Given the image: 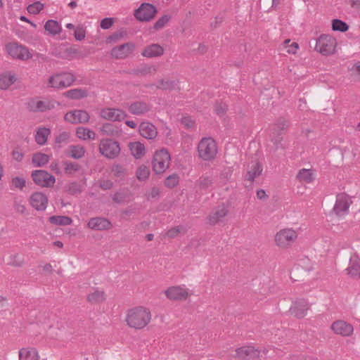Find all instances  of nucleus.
I'll list each match as a JSON object with an SVG mask.
<instances>
[{
  "label": "nucleus",
  "mask_w": 360,
  "mask_h": 360,
  "mask_svg": "<svg viewBox=\"0 0 360 360\" xmlns=\"http://www.w3.org/2000/svg\"><path fill=\"white\" fill-rule=\"evenodd\" d=\"M16 81L15 74L6 72L0 75V89H7Z\"/></svg>",
  "instance_id": "31"
},
{
  "label": "nucleus",
  "mask_w": 360,
  "mask_h": 360,
  "mask_svg": "<svg viewBox=\"0 0 360 360\" xmlns=\"http://www.w3.org/2000/svg\"><path fill=\"white\" fill-rule=\"evenodd\" d=\"M156 71L157 68L155 66H150L147 65H143L135 70L136 74L141 75L153 74Z\"/></svg>",
  "instance_id": "45"
},
{
  "label": "nucleus",
  "mask_w": 360,
  "mask_h": 360,
  "mask_svg": "<svg viewBox=\"0 0 360 360\" xmlns=\"http://www.w3.org/2000/svg\"><path fill=\"white\" fill-rule=\"evenodd\" d=\"M226 110L227 106L225 103H217L214 105V112L219 116H222L226 112Z\"/></svg>",
  "instance_id": "51"
},
{
  "label": "nucleus",
  "mask_w": 360,
  "mask_h": 360,
  "mask_svg": "<svg viewBox=\"0 0 360 360\" xmlns=\"http://www.w3.org/2000/svg\"><path fill=\"white\" fill-rule=\"evenodd\" d=\"M86 299L87 301L90 303H99L103 302L105 300V295L103 290H101L96 288L87 295Z\"/></svg>",
  "instance_id": "33"
},
{
  "label": "nucleus",
  "mask_w": 360,
  "mask_h": 360,
  "mask_svg": "<svg viewBox=\"0 0 360 360\" xmlns=\"http://www.w3.org/2000/svg\"><path fill=\"white\" fill-rule=\"evenodd\" d=\"M70 138L69 132L63 131L59 134L56 138V143L58 144H66Z\"/></svg>",
  "instance_id": "49"
},
{
  "label": "nucleus",
  "mask_w": 360,
  "mask_h": 360,
  "mask_svg": "<svg viewBox=\"0 0 360 360\" xmlns=\"http://www.w3.org/2000/svg\"><path fill=\"white\" fill-rule=\"evenodd\" d=\"M19 360H39V356L36 349L32 347L22 348L18 353Z\"/></svg>",
  "instance_id": "28"
},
{
  "label": "nucleus",
  "mask_w": 360,
  "mask_h": 360,
  "mask_svg": "<svg viewBox=\"0 0 360 360\" xmlns=\"http://www.w3.org/2000/svg\"><path fill=\"white\" fill-rule=\"evenodd\" d=\"M172 17L169 15H164L160 18L153 25V28L155 30H160L164 28L171 20Z\"/></svg>",
  "instance_id": "41"
},
{
  "label": "nucleus",
  "mask_w": 360,
  "mask_h": 360,
  "mask_svg": "<svg viewBox=\"0 0 360 360\" xmlns=\"http://www.w3.org/2000/svg\"><path fill=\"white\" fill-rule=\"evenodd\" d=\"M56 102L49 99L39 100L38 98H31L27 103V109L33 112H43L46 110L53 109Z\"/></svg>",
  "instance_id": "8"
},
{
  "label": "nucleus",
  "mask_w": 360,
  "mask_h": 360,
  "mask_svg": "<svg viewBox=\"0 0 360 360\" xmlns=\"http://www.w3.org/2000/svg\"><path fill=\"white\" fill-rule=\"evenodd\" d=\"M86 33L83 28H77L75 30V37L78 41H82L85 38Z\"/></svg>",
  "instance_id": "59"
},
{
  "label": "nucleus",
  "mask_w": 360,
  "mask_h": 360,
  "mask_svg": "<svg viewBox=\"0 0 360 360\" xmlns=\"http://www.w3.org/2000/svg\"><path fill=\"white\" fill-rule=\"evenodd\" d=\"M346 271L352 278H360V259L355 256L352 257Z\"/></svg>",
  "instance_id": "26"
},
{
  "label": "nucleus",
  "mask_w": 360,
  "mask_h": 360,
  "mask_svg": "<svg viewBox=\"0 0 360 360\" xmlns=\"http://www.w3.org/2000/svg\"><path fill=\"white\" fill-rule=\"evenodd\" d=\"M49 155L42 153H37L33 155L32 162L35 167H43L49 162Z\"/></svg>",
  "instance_id": "36"
},
{
  "label": "nucleus",
  "mask_w": 360,
  "mask_h": 360,
  "mask_svg": "<svg viewBox=\"0 0 360 360\" xmlns=\"http://www.w3.org/2000/svg\"><path fill=\"white\" fill-rule=\"evenodd\" d=\"M44 28L53 35L59 34L61 31V27L59 23L53 20H48L44 25Z\"/></svg>",
  "instance_id": "38"
},
{
  "label": "nucleus",
  "mask_w": 360,
  "mask_h": 360,
  "mask_svg": "<svg viewBox=\"0 0 360 360\" xmlns=\"http://www.w3.org/2000/svg\"><path fill=\"white\" fill-rule=\"evenodd\" d=\"M49 222L55 225L67 226L70 225L72 220L67 216H52L49 218Z\"/></svg>",
  "instance_id": "37"
},
{
  "label": "nucleus",
  "mask_w": 360,
  "mask_h": 360,
  "mask_svg": "<svg viewBox=\"0 0 360 360\" xmlns=\"http://www.w3.org/2000/svg\"><path fill=\"white\" fill-rule=\"evenodd\" d=\"M296 179L302 183L311 184L315 179V174L311 169H301L296 175Z\"/></svg>",
  "instance_id": "27"
},
{
  "label": "nucleus",
  "mask_w": 360,
  "mask_h": 360,
  "mask_svg": "<svg viewBox=\"0 0 360 360\" xmlns=\"http://www.w3.org/2000/svg\"><path fill=\"white\" fill-rule=\"evenodd\" d=\"M68 191L70 194L73 195V194L79 193L81 191V190L79 188V185L77 183L73 182V183H71V184H70L68 185Z\"/></svg>",
  "instance_id": "58"
},
{
  "label": "nucleus",
  "mask_w": 360,
  "mask_h": 360,
  "mask_svg": "<svg viewBox=\"0 0 360 360\" xmlns=\"http://www.w3.org/2000/svg\"><path fill=\"white\" fill-rule=\"evenodd\" d=\"M236 352V356L238 357L240 360H250V359L258 357L259 354V352L252 346H245L238 348Z\"/></svg>",
  "instance_id": "22"
},
{
  "label": "nucleus",
  "mask_w": 360,
  "mask_h": 360,
  "mask_svg": "<svg viewBox=\"0 0 360 360\" xmlns=\"http://www.w3.org/2000/svg\"><path fill=\"white\" fill-rule=\"evenodd\" d=\"M62 165L64 168L65 174L68 175H72L75 172L79 169V166L77 163L72 162L70 161H63Z\"/></svg>",
  "instance_id": "40"
},
{
  "label": "nucleus",
  "mask_w": 360,
  "mask_h": 360,
  "mask_svg": "<svg viewBox=\"0 0 360 360\" xmlns=\"http://www.w3.org/2000/svg\"><path fill=\"white\" fill-rule=\"evenodd\" d=\"M309 308V303L304 300H300L293 303L290 308L291 314L298 319L303 318Z\"/></svg>",
  "instance_id": "20"
},
{
  "label": "nucleus",
  "mask_w": 360,
  "mask_h": 360,
  "mask_svg": "<svg viewBox=\"0 0 360 360\" xmlns=\"http://www.w3.org/2000/svg\"><path fill=\"white\" fill-rule=\"evenodd\" d=\"M158 10L155 6L149 3L142 4L134 12L135 18L142 22H148L154 18Z\"/></svg>",
  "instance_id": "9"
},
{
  "label": "nucleus",
  "mask_w": 360,
  "mask_h": 360,
  "mask_svg": "<svg viewBox=\"0 0 360 360\" xmlns=\"http://www.w3.org/2000/svg\"><path fill=\"white\" fill-rule=\"evenodd\" d=\"M151 319L150 310L147 307L139 306L127 311L125 321L129 327L141 330L149 324Z\"/></svg>",
  "instance_id": "1"
},
{
  "label": "nucleus",
  "mask_w": 360,
  "mask_h": 360,
  "mask_svg": "<svg viewBox=\"0 0 360 360\" xmlns=\"http://www.w3.org/2000/svg\"><path fill=\"white\" fill-rule=\"evenodd\" d=\"M113 183L110 180H103L100 183V187L103 190H110L112 188Z\"/></svg>",
  "instance_id": "61"
},
{
  "label": "nucleus",
  "mask_w": 360,
  "mask_h": 360,
  "mask_svg": "<svg viewBox=\"0 0 360 360\" xmlns=\"http://www.w3.org/2000/svg\"><path fill=\"white\" fill-rule=\"evenodd\" d=\"M101 131L107 134H112L114 132L113 125L112 124H104L101 128Z\"/></svg>",
  "instance_id": "60"
},
{
  "label": "nucleus",
  "mask_w": 360,
  "mask_h": 360,
  "mask_svg": "<svg viewBox=\"0 0 360 360\" xmlns=\"http://www.w3.org/2000/svg\"><path fill=\"white\" fill-rule=\"evenodd\" d=\"M76 135L77 138L82 140H94L96 139V133L94 131L84 127H79L77 129Z\"/></svg>",
  "instance_id": "34"
},
{
  "label": "nucleus",
  "mask_w": 360,
  "mask_h": 360,
  "mask_svg": "<svg viewBox=\"0 0 360 360\" xmlns=\"http://www.w3.org/2000/svg\"><path fill=\"white\" fill-rule=\"evenodd\" d=\"M166 297L172 301L186 300L188 297V289L185 285H174L169 287L165 291Z\"/></svg>",
  "instance_id": "13"
},
{
  "label": "nucleus",
  "mask_w": 360,
  "mask_h": 360,
  "mask_svg": "<svg viewBox=\"0 0 360 360\" xmlns=\"http://www.w3.org/2000/svg\"><path fill=\"white\" fill-rule=\"evenodd\" d=\"M150 174V169L147 166L141 165L138 167L136 175L139 181L146 180Z\"/></svg>",
  "instance_id": "42"
},
{
  "label": "nucleus",
  "mask_w": 360,
  "mask_h": 360,
  "mask_svg": "<svg viewBox=\"0 0 360 360\" xmlns=\"http://www.w3.org/2000/svg\"><path fill=\"white\" fill-rule=\"evenodd\" d=\"M34 182L41 187H52L55 182V177L45 170H34L32 172Z\"/></svg>",
  "instance_id": "11"
},
{
  "label": "nucleus",
  "mask_w": 360,
  "mask_h": 360,
  "mask_svg": "<svg viewBox=\"0 0 360 360\" xmlns=\"http://www.w3.org/2000/svg\"><path fill=\"white\" fill-rule=\"evenodd\" d=\"M179 176L176 174H173L167 177L165 181V184L168 188H174L179 183Z\"/></svg>",
  "instance_id": "47"
},
{
  "label": "nucleus",
  "mask_w": 360,
  "mask_h": 360,
  "mask_svg": "<svg viewBox=\"0 0 360 360\" xmlns=\"http://www.w3.org/2000/svg\"><path fill=\"white\" fill-rule=\"evenodd\" d=\"M182 229L183 228L181 226L172 228L167 232L166 235L167 237L171 238H175L179 235V233H181Z\"/></svg>",
  "instance_id": "54"
},
{
  "label": "nucleus",
  "mask_w": 360,
  "mask_h": 360,
  "mask_svg": "<svg viewBox=\"0 0 360 360\" xmlns=\"http://www.w3.org/2000/svg\"><path fill=\"white\" fill-rule=\"evenodd\" d=\"M113 24V20L110 18H105L101 22V27L103 30L109 29Z\"/></svg>",
  "instance_id": "57"
},
{
  "label": "nucleus",
  "mask_w": 360,
  "mask_h": 360,
  "mask_svg": "<svg viewBox=\"0 0 360 360\" xmlns=\"http://www.w3.org/2000/svg\"><path fill=\"white\" fill-rule=\"evenodd\" d=\"M282 140V133L277 132L276 134H274V131H272L271 141L276 145V148H278L279 145L281 143Z\"/></svg>",
  "instance_id": "55"
},
{
  "label": "nucleus",
  "mask_w": 360,
  "mask_h": 360,
  "mask_svg": "<svg viewBox=\"0 0 360 360\" xmlns=\"http://www.w3.org/2000/svg\"><path fill=\"white\" fill-rule=\"evenodd\" d=\"M175 83L174 81L171 80H160L158 82V85L157 86V88L167 90V89H172L174 88Z\"/></svg>",
  "instance_id": "50"
},
{
  "label": "nucleus",
  "mask_w": 360,
  "mask_h": 360,
  "mask_svg": "<svg viewBox=\"0 0 360 360\" xmlns=\"http://www.w3.org/2000/svg\"><path fill=\"white\" fill-rule=\"evenodd\" d=\"M111 172L115 176L120 177L124 174V169L120 165H115L112 167Z\"/></svg>",
  "instance_id": "53"
},
{
  "label": "nucleus",
  "mask_w": 360,
  "mask_h": 360,
  "mask_svg": "<svg viewBox=\"0 0 360 360\" xmlns=\"http://www.w3.org/2000/svg\"><path fill=\"white\" fill-rule=\"evenodd\" d=\"M89 114L83 110H75L67 112L64 120L71 124H85L89 120Z\"/></svg>",
  "instance_id": "15"
},
{
  "label": "nucleus",
  "mask_w": 360,
  "mask_h": 360,
  "mask_svg": "<svg viewBox=\"0 0 360 360\" xmlns=\"http://www.w3.org/2000/svg\"><path fill=\"white\" fill-rule=\"evenodd\" d=\"M75 77L70 73H60L51 76L49 79V85L52 88H66L75 82Z\"/></svg>",
  "instance_id": "10"
},
{
  "label": "nucleus",
  "mask_w": 360,
  "mask_h": 360,
  "mask_svg": "<svg viewBox=\"0 0 360 360\" xmlns=\"http://www.w3.org/2000/svg\"><path fill=\"white\" fill-rule=\"evenodd\" d=\"M288 127V122L287 120L284 119H280L277 123L274 124L272 127V131H274V134L277 132H281L286 131Z\"/></svg>",
  "instance_id": "46"
},
{
  "label": "nucleus",
  "mask_w": 360,
  "mask_h": 360,
  "mask_svg": "<svg viewBox=\"0 0 360 360\" xmlns=\"http://www.w3.org/2000/svg\"><path fill=\"white\" fill-rule=\"evenodd\" d=\"M140 134L148 139H153L157 136V129L150 122H142L139 125Z\"/></svg>",
  "instance_id": "24"
},
{
  "label": "nucleus",
  "mask_w": 360,
  "mask_h": 360,
  "mask_svg": "<svg viewBox=\"0 0 360 360\" xmlns=\"http://www.w3.org/2000/svg\"><path fill=\"white\" fill-rule=\"evenodd\" d=\"M151 109V105L142 101H136L129 106V112L136 115H141L147 113Z\"/></svg>",
  "instance_id": "25"
},
{
  "label": "nucleus",
  "mask_w": 360,
  "mask_h": 360,
  "mask_svg": "<svg viewBox=\"0 0 360 360\" xmlns=\"http://www.w3.org/2000/svg\"><path fill=\"white\" fill-rule=\"evenodd\" d=\"M99 152L107 158L114 159L120 153V145L112 139H103L99 144Z\"/></svg>",
  "instance_id": "7"
},
{
  "label": "nucleus",
  "mask_w": 360,
  "mask_h": 360,
  "mask_svg": "<svg viewBox=\"0 0 360 360\" xmlns=\"http://www.w3.org/2000/svg\"><path fill=\"white\" fill-rule=\"evenodd\" d=\"M332 28L334 31L346 32L349 29V25L339 19H335L332 22Z\"/></svg>",
  "instance_id": "44"
},
{
  "label": "nucleus",
  "mask_w": 360,
  "mask_h": 360,
  "mask_svg": "<svg viewBox=\"0 0 360 360\" xmlns=\"http://www.w3.org/2000/svg\"><path fill=\"white\" fill-rule=\"evenodd\" d=\"M352 203L349 196L345 193H339L336 195V201L333 211L338 216H344L348 214L349 208Z\"/></svg>",
  "instance_id": "12"
},
{
  "label": "nucleus",
  "mask_w": 360,
  "mask_h": 360,
  "mask_svg": "<svg viewBox=\"0 0 360 360\" xmlns=\"http://www.w3.org/2000/svg\"><path fill=\"white\" fill-rule=\"evenodd\" d=\"M12 184L15 188L22 190L25 186V180L22 177H15L12 179Z\"/></svg>",
  "instance_id": "52"
},
{
  "label": "nucleus",
  "mask_w": 360,
  "mask_h": 360,
  "mask_svg": "<svg viewBox=\"0 0 360 360\" xmlns=\"http://www.w3.org/2000/svg\"><path fill=\"white\" fill-rule=\"evenodd\" d=\"M85 149L81 145H71L68 148V155L74 159H80L84 156Z\"/></svg>",
  "instance_id": "35"
},
{
  "label": "nucleus",
  "mask_w": 360,
  "mask_h": 360,
  "mask_svg": "<svg viewBox=\"0 0 360 360\" xmlns=\"http://www.w3.org/2000/svg\"><path fill=\"white\" fill-rule=\"evenodd\" d=\"M47 203L48 199L42 193L36 192L30 197V204L37 210H44L46 208Z\"/></svg>",
  "instance_id": "21"
},
{
  "label": "nucleus",
  "mask_w": 360,
  "mask_h": 360,
  "mask_svg": "<svg viewBox=\"0 0 360 360\" xmlns=\"http://www.w3.org/2000/svg\"><path fill=\"white\" fill-rule=\"evenodd\" d=\"M170 160V155L166 149L156 151L153 160V171L156 174H162L169 167Z\"/></svg>",
  "instance_id": "5"
},
{
  "label": "nucleus",
  "mask_w": 360,
  "mask_h": 360,
  "mask_svg": "<svg viewBox=\"0 0 360 360\" xmlns=\"http://www.w3.org/2000/svg\"><path fill=\"white\" fill-rule=\"evenodd\" d=\"M331 329L338 335L348 337L353 333V326L344 321H336L331 325Z\"/></svg>",
  "instance_id": "17"
},
{
  "label": "nucleus",
  "mask_w": 360,
  "mask_h": 360,
  "mask_svg": "<svg viewBox=\"0 0 360 360\" xmlns=\"http://www.w3.org/2000/svg\"><path fill=\"white\" fill-rule=\"evenodd\" d=\"M6 50L13 59L25 61L32 58V53L30 49L17 42H11L6 44Z\"/></svg>",
  "instance_id": "4"
},
{
  "label": "nucleus",
  "mask_w": 360,
  "mask_h": 360,
  "mask_svg": "<svg viewBox=\"0 0 360 360\" xmlns=\"http://www.w3.org/2000/svg\"><path fill=\"white\" fill-rule=\"evenodd\" d=\"M100 114L102 118L112 122L121 121L127 117L124 111L115 108L103 109Z\"/></svg>",
  "instance_id": "19"
},
{
  "label": "nucleus",
  "mask_w": 360,
  "mask_h": 360,
  "mask_svg": "<svg viewBox=\"0 0 360 360\" xmlns=\"http://www.w3.org/2000/svg\"><path fill=\"white\" fill-rule=\"evenodd\" d=\"M129 148L131 155L136 158L139 159L145 155V146L141 142H132L129 144Z\"/></svg>",
  "instance_id": "30"
},
{
  "label": "nucleus",
  "mask_w": 360,
  "mask_h": 360,
  "mask_svg": "<svg viewBox=\"0 0 360 360\" xmlns=\"http://www.w3.org/2000/svg\"><path fill=\"white\" fill-rule=\"evenodd\" d=\"M181 123L187 128H191L193 126V122L189 117H184Z\"/></svg>",
  "instance_id": "64"
},
{
  "label": "nucleus",
  "mask_w": 360,
  "mask_h": 360,
  "mask_svg": "<svg viewBox=\"0 0 360 360\" xmlns=\"http://www.w3.org/2000/svg\"><path fill=\"white\" fill-rule=\"evenodd\" d=\"M87 226L89 229L96 231L109 230L112 226L110 221L104 217L91 218Z\"/></svg>",
  "instance_id": "18"
},
{
  "label": "nucleus",
  "mask_w": 360,
  "mask_h": 360,
  "mask_svg": "<svg viewBox=\"0 0 360 360\" xmlns=\"http://www.w3.org/2000/svg\"><path fill=\"white\" fill-rule=\"evenodd\" d=\"M198 156L204 161H210L217 154V146L211 137L202 138L198 145Z\"/></svg>",
  "instance_id": "2"
},
{
  "label": "nucleus",
  "mask_w": 360,
  "mask_h": 360,
  "mask_svg": "<svg viewBox=\"0 0 360 360\" xmlns=\"http://www.w3.org/2000/svg\"><path fill=\"white\" fill-rule=\"evenodd\" d=\"M298 44L296 42H292L290 45L286 46L287 48V52L288 53H295L297 50L298 49Z\"/></svg>",
  "instance_id": "62"
},
{
  "label": "nucleus",
  "mask_w": 360,
  "mask_h": 360,
  "mask_svg": "<svg viewBox=\"0 0 360 360\" xmlns=\"http://www.w3.org/2000/svg\"><path fill=\"white\" fill-rule=\"evenodd\" d=\"M43 8L44 4H42L39 1H36L29 5L27 8V10L30 13L37 14L43 9Z\"/></svg>",
  "instance_id": "48"
},
{
  "label": "nucleus",
  "mask_w": 360,
  "mask_h": 360,
  "mask_svg": "<svg viewBox=\"0 0 360 360\" xmlns=\"http://www.w3.org/2000/svg\"><path fill=\"white\" fill-rule=\"evenodd\" d=\"M336 40L328 34H321L316 41L315 50L323 56L331 55L335 53Z\"/></svg>",
  "instance_id": "3"
},
{
  "label": "nucleus",
  "mask_w": 360,
  "mask_h": 360,
  "mask_svg": "<svg viewBox=\"0 0 360 360\" xmlns=\"http://www.w3.org/2000/svg\"><path fill=\"white\" fill-rule=\"evenodd\" d=\"M164 49L158 44H152L144 48L141 55L146 58H155L162 56Z\"/></svg>",
  "instance_id": "23"
},
{
  "label": "nucleus",
  "mask_w": 360,
  "mask_h": 360,
  "mask_svg": "<svg viewBox=\"0 0 360 360\" xmlns=\"http://www.w3.org/2000/svg\"><path fill=\"white\" fill-rule=\"evenodd\" d=\"M262 172V167L261 165L258 162L255 163L251 168L250 171H248L246 176V180L252 182L255 179L259 176Z\"/></svg>",
  "instance_id": "39"
},
{
  "label": "nucleus",
  "mask_w": 360,
  "mask_h": 360,
  "mask_svg": "<svg viewBox=\"0 0 360 360\" xmlns=\"http://www.w3.org/2000/svg\"><path fill=\"white\" fill-rule=\"evenodd\" d=\"M63 95L72 100H79L88 96V91L86 89L76 88L65 91Z\"/></svg>",
  "instance_id": "29"
},
{
  "label": "nucleus",
  "mask_w": 360,
  "mask_h": 360,
  "mask_svg": "<svg viewBox=\"0 0 360 360\" xmlns=\"http://www.w3.org/2000/svg\"><path fill=\"white\" fill-rule=\"evenodd\" d=\"M134 45L132 43H126L114 47L111 50L112 57L123 59L128 57L134 51Z\"/></svg>",
  "instance_id": "16"
},
{
  "label": "nucleus",
  "mask_w": 360,
  "mask_h": 360,
  "mask_svg": "<svg viewBox=\"0 0 360 360\" xmlns=\"http://www.w3.org/2000/svg\"><path fill=\"white\" fill-rule=\"evenodd\" d=\"M212 184V179L210 176H201L197 181L196 186L200 189L206 190Z\"/></svg>",
  "instance_id": "43"
},
{
  "label": "nucleus",
  "mask_w": 360,
  "mask_h": 360,
  "mask_svg": "<svg viewBox=\"0 0 360 360\" xmlns=\"http://www.w3.org/2000/svg\"><path fill=\"white\" fill-rule=\"evenodd\" d=\"M13 207L15 210L18 213L25 214L26 212L25 206L22 205L20 201L15 200Z\"/></svg>",
  "instance_id": "56"
},
{
  "label": "nucleus",
  "mask_w": 360,
  "mask_h": 360,
  "mask_svg": "<svg viewBox=\"0 0 360 360\" xmlns=\"http://www.w3.org/2000/svg\"><path fill=\"white\" fill-rule=\"evenodd\" d=\"M297 233L292 229H283L276 233L275 243L281 248H289L297 239Z\"/></svg>",
  "instance_id": "6"
},
{
  "label": "nucleus",
  "mask_w": 360,
  "mask_h": 360,
  "mask_svg": "<svg viewBox=\"0 0 360 360\" xmlns=\"http://www.w3.org/2000/svg\"><path fill=\"white\" fill-rule=\"evenodd\" d=\"M51 134V130L46 127H39L35 134V141L40 146L44 145L46 141L48 136Z\"/></svg>",
  "instance_id": "32"
},
{
  "label": "nucleus",
  "mask_w": 360,
  "mask_h": 360,
  "mask_svg": "<svg viewBox=\"0 0 360 360\" xmlns=\"http://www.w3.org/2000/svg\"><path fill=\"white\" fill-rule=\"evenodd\" d=\"M229 213V207L225 204L219 205L214 207L207 217L208 224L215 225L223 221Z\"/></svg>",
  "instance_id": "14"
},
{
  "label": "nucleus",
  "mask_w": 360,
  "mask_h": 360,
  "mask_svg": "<svg viewBox=\"0 0 360 360\" xmlns=\"http://www.w3.org/2000/svg\"><path fill=\"white\" fill-rule=\"evenodd\" d=\"M351 70L354 74L357 75L360 77V61H358L354 64L351 68Z\"/></svg>",
  "instance_id": "63"
}]
</instances>
